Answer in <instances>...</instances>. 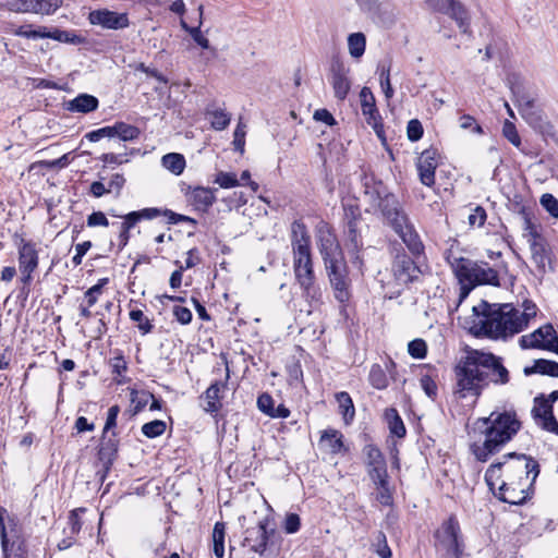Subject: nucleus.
Segmentation results:
<instances>
[{"mask_svg": "<svg viewBox=\"0 0 558 558\" xmlns=\"http://www.w3.org/2000/svg\"><path fill=\"white\" fill-rule=\"evenodd\" d=\"M172 313L175 319L182 325H187L192 320V312L187 307L175 305L173 306Z\"/></svg>", "mask_w": 558, "mask_h": 558, "instance_id": "64", "label": "nucleus"}, {"mask_svg": "<svg viewBox=\"0 0 558 558\" xmlns=\"http://www.w3.org/2000/svg\"><path fill=\"white\" fill-rule=\"evenodd\" d=\"M379 83L387 99H391L393 97L395 90L390 83V69H381L379 73Z\"/></svg>", "mask_w": 558, "mask_h": 558, "instance_id": "54", "label": "nucleus"}, {"mask_svg": "<svg viewBox=\"0 0 558 558\" xmlns=\"http://www.w3.org/2000/svg\"><path fill=\"white\" fill-rule=\"evenodd\" d=\"M62 5V0H33L34 14L50 15Z\"/></svg>", "mask_w": 558, "mask_h": 558, "instance_id": "42", "label": "nucleus"}, {"mask_svg": "<svg viewBox=\"0 0 558 558\" xmlns=\"http://www.w3.org/2000/svg\"><path fill=\"white\" fill-rule=\"evenodd\" d=\"M366 37L363 33H352L348 36V50L353 59H361L365 53Z\"/></svg>", "mask_w": 558, "mask_h": 558, "instance_id": "35", "label": "nucleus"}, {"mask_svg": "<svg viewBox=\"0 0 558 558\" xmlns=\"http://www.w3.org/2000/svg\"><path fill=\"white\" fill-rule=\"evenodd\" d=\"M162 166L174 173L175 175L181 174L185 168V159L183 155L178 153H170L162 157L161 159Z\"/></svg>", "mask_w": 558, "mask_h": 558, "instance_id": "38", "label": "nucleus"}, {"mask_svg": "<svg viewBox=\"0 0 558 558\" xmlns=\"http://www.w3.org/2000/svg\"><path fill=\"white\" fill-rule=\"evenodd\" d=\"M166 430V423L160 420H155L145 423L142 426V433L148 438H155L162 435Z\"/></svg>", "mask_w": 558, "mask_h": 558, "instance_id": "50", "label": "nucleus"}, {"mask_svg": "<svg viewBox=\"0 0 558 558\" xmlns=\"http://www.w3.org/2000/svg\"><path fill=\"white\" fill-rule=\"evenodd\" d=\"M451 266L459 282H470L475 286H500L497 270L487 263H477L469 258L460 257L454 258Z\"/></svg>", "mask_w": 558, "mask_h": 558, "instance_id": "7", "label": "nucleus"}, {"mask_svg": "<svg viewBox=\"0 0 558 558\" xmlns=\"http://www.w3.org/2000/svg\"><path fill=\"white\" fill-rule=\"evenodd\" d=\"M318 250L324 260V265L333 263V260L344 259L336 236L329 231H320L318 235Z\"/></svg>", "mask_w": 558, "mask_h": 558, "instance_id": "21", "label": "nucleus"}, {"mask_svg": "<svg viewBox=\"0 0 558 558\" xmlns=\"http://www.w3.org/2000/svg\"><path fill=\"white\" fill-rule=\"evenodd\" d=\"M457 392L461 398L480 396L490 383L505 386L510 381V373L502 357L489 352L473 350L460 361L456 369Z\"/></svg>", "mask_w": 558, "mask_h": 558, "instance_id": "2", "label": "nucleus"}, {"mask_svg": "<svg viewBox=\"0 0 558 558\" xmlns=\"http://www.w3.org/2000/svg\"><path fill=\"white\" fill-rule=\"evenodd\" d=\"M293 254V272L296 282L300 284L303 295L312 303L322 302V291L316 286L315 272L312 259L311 248L292 251Z\"/></svg>", "mask_w": 558, "mask_h": 558, "instance_id": "6", "label": "nucleus"}, {"mask_svg": "<svg viewBox=\"0 0 558 558\" xmlns=\"http://www.w3.org/2000/svg\"><path fill=\"white\" fill-rule=\"evenodd\" d=\"M502 134L515 147L521 145V138L517 132L515 125L512 122L506 121L504 123Z\"/></svg>", "mask_w": 558, "mask_h": 558, "instance_id": "56", "label": "nucleus"}, {"mask_svg": "<svg viewBox=\"0 0 558 558\" xmlns=\"http://www.w3.org/2000/svg\"><path fill=\"white\" fill-rule=\"evenodd\" d=\"M349 74L350 69L342 61L336 60L331 63L329 80L338 100H344L351 89Z\"/></svg>", "mask_w": 558, "mask_h": 558, "instance_id": "15", "label": "nucleus"}, {"mask_svg": "<svg viewBox=\"0 0 558 558\" xmlns=\"http://www.w3.org/2000/svg\"><path fill=\"white\" fill-rule=\"evenodd\" d=\"M386 416L389 423L390 433L397 437H403L405 435L404 424L395 409H389L386 412Z\"/></svg>", "mask_w": 558, "mask_h": 558, "instance_id": "45", "label": "nucleus"}, {"mask_svg": "<svg viewBox=\"0 0 558 558\" xmlns=\"http://www.w3.org/2000/svg\"><path fill=\"white\" fill-rule=\"evenodd\" d=\"M301 519L296 513H288L283 522V529L288 534H294L300 530Z\"/></svg>", "mask_w": 558, "mask_h": 558, "instance_id": "62", "label": "nucleus"}, {"mask_svg": "<svg viewBox=\"0 0 558 558\" xmlns=\"http://www.w3.org/2000/svg\"><path fill=\"white\" fill-rule=\"evenodd\" d=\"M368 379L371 385L376 389H385L387 388L389 380L386 375V372L378 364H374L369 371Z\"/></svg>", "mask_w": 558, "mask_h": 558, "instance_id": "43", "label": "nucleus"}, {"mask_svg": "<svg viewBox=\"0 0 558 558\" xmlns=\"http://www.w3.org/2000/svg\"><path fill=\"white\" fill-rule=\"evenodd\" d=\"M408 138L412 142L418 141L423 136V126L416 119L409 121L407 126Z\"/></svg>", "mask_w": 558, "mask_h": 558, "instance_id": "61", "label": "nucleus"}, {"mask_svg": "<svg viewBox=\"0 0 558 558\" xmlns=\"http://www.w3.org/2000/svg\"><path fill=\"white\" fill-rule=\"evenodd\" d=\"M557 336L556 330L551 324H546L531 333L523 335L519 339V345L523 350L527 349H541L547 350V347L551 343V338Z\"/></svg>", "mask_w": 558, "mask_h": 558, "instance_id": "16", "label": "nucleus"}, {"mask_svg": "<svg viewBox=\"0 0 558 558\" xmlns=\"http://www.w3.org/2000/svg\"><path fill=\"white\" fill-rule=\"evenodd\" d=\"M408 352L414 359H424L427 353V345L423 339H414L408 344Z\"/></svg>", "mask_w": 558, "mask_h": 558, "instance_id": "51", "label": "nucleus"}, {"mask_svg": "<svg viewBox=\"0 0 558 558\" xmlns=\"http://www.w3.org/2000/svg\"><path fill=\"white\" fill-rule=\"evenodd\" d=\"M109 364L112 369V374H114L117 376L116 381L118 384H123L124 380L122 378H118V377H122V375L128 369V364H126V361H125L123 354L121 352H119L116 356L110 359Z\"/></svg>", "mask_w": 558, "mask_h": 558, "instance_id": "48", "label": "nucleus"}, {"mask_svg": "<svg viewBox=\"0 0 558 558\" xmlns=\"http://www.w3.org/2000/svg\"><path fill=\"white\" fill-rule=\"evenodd\" d=\"M4 525L7 524L4 523ZM5 530L10 538L9 553L23 554L25 551L24 542L21 538L20 530L17 527L15 519L8 518V526H5Z\"/></svg>", "mask_w": 558, "mask_h": 558, "instance_id": "31", "label": "nucleus"}, {"mask_svg": "<svg viewBox=\"0 0 558 558\" xmlns=\"http://www.w3.org/2000/svg\"><path fill=\"white\" fill-rule=\"evenodd\" d=\"M512 93L515 95V102L519 108L521 117L534 129H541L543 126L542 112L535 107L534 100L526 95H517L515 86H510Z\"/></svg>", "mask_w": 558, "mask_h": 558, "instance_id": "19", "label": "nucleus"}, {"mask_svg": "<svg viewBox=\"0 0 558 558\" xmlns=\"http://www.w3.org/2000/svg\"><path fill=\"white\" fill-rule=\"evenodd\" d=\"M130 319L137 323V328L142 335H147L153 330V324L141 310H132L130 312Z\"/></svg>", "mask_w": 558, "mask_h": 558, "instance_id": "49", "label": "nucleus"}, {"mask_svg": "<svg viewBox=\"0 0 558 558\" xmlns=\"http://www.w3.org/2000/svg\"><path fill=\"white\" fill-rule=\"evenodd\" d=\"M119 448V439L117 434L112 432L110 435L102 432L101 441L98 450V458L102 464L108 469L112 465Z\"/></svg>", "mask_w": 558, "mask_h": 558, "instance_id": "24", "label": "nucleus"}, {"mask_svg": "<svg viewBox=\"0 0 558 558\" xmlns=\"http://www.w3.org/2000/svg\"><path fill=\"white\" fill-rule=\"evenodd\" d=\"M207 114H209L211 117V120H210L211 128L217 131L225 130L231 121L230 114L220 108H217L214 110H207Z\"/></svg>", "mask_w": 558, "mask_h": 558, "instance_id": "44", "label": "nucleus"}, {"mask_svg": "<svg viewBox=\"0 0 558 558\" xmlns=\"http://www.w3.org/2000/svg\"><path fill=\"white\" fill-rule=\"evenodd\" d=\"M292 239L291 246L292 251L311 248V236L307 232L306 226L302 221H294L291 226Z\"/></svg>", "mask_w": 558, "mask_h": 558, "instance_id": "29", "label": "nucleus"}, {"mask_svg": "<svg viewBox=\"0 0 558 558\" xmlns=\"http://www.w3.org/2000/svg\"><path fill=\"white\" fill-rule=\"evenodd\" d=\"M215 183H217L222 189H231L239 185V181L234 173L223 171H220L217 174Z\"/></svg>", "mask_w": 558, "mask_h": 558, "instance_id": "53", "label": "nucleus"}, {"mask_svg": "<svg viewBox=\"0 0 558 558\" xmlns=\"http://www.w3.org/2000/svg\"><path fill=\"white\" fill-rule=\"evenodd\" d=\"M33 0H4L0 8L14 13H32Z\"/></svg>", "mask_w": 558, "mask_h": 558, "instance_id": "46", "label": "nucleus"}, {"mask_svg": "<svg viewBox=\"0 0 558 558\" xmlns=\"http://www.w3.org/2000/svg\"><path fill=\"white\" fill-rule=\"evenodd\" d=\"M532 417L537 426L558 435V422L554 416L553 405L549 401H537L536 399L532 409Z\"/></svg>", "mask_w": 558, "mask_h": 558, "instance_id": "20", "label": "nucleus"}, {"mask_svg": "<svg viewBox=\"0 0 558 558\" xmlns=\"http://www.w3.org/2000/svg\"><path fill=\"white\" fill-rule=\"evenodd\" d=\"M213 551L216 558L225 556L226 525L223 522H216L213 530Z\"/></svg>", "mask_w": 558, "mask_h": 558, "instance_id": "36", "label": "nucleus"}, {"mask_svg": "<svg viewBox=\"0 0 558 558\" xmlns=\"http://www.w3.org/2000/svg\"><path fill=\"white\" fill-rule=\"evenodd\" d=\"M486 210L482 206H476L469 215V225L471 227H482L486 221Z\"/></svg>", "mask_w": 558, "mask_h": 558, "instance_id": "59", "label": "nucleus"}, {"mask_svg": "<svg viewBox=\"0 0 558 558\" xmlns=\"http://www.w3.org/2000/svg\"><path fill=\"white\" fill-rule=\"evenodd\" d=\"M436 538L447 554L454 558L462 555V543L460 539V525L456 517L451 515L436 532Z\"/></svg>", "mask_w": 558, "mask_h": 558, "instance_id": "12", "label": "nucleus"}, {"mask_svg": "<svg viewBox=\"0 0 558 558\" xmlns=\"http://www.w3.org/2000/svg\"><path fill=\"white\" fill-rule=\"evenodd\" d=\"M541 205L555 218H558V199L551 194H544L541 197Z\"/></svg>", "mask_w": 558, "mask_h": 558, "instance_id": "58", "label": "nucleus"}, {"mask_svg": "<svg viewBox=\"0 0 558 558\" xmlns=\"http://www.w3.org/2000/svg\"><path fill=\"white\" fill-rule=\"evenodd\" d=\"M520 216L523 221V236L526 239V241L536 239L542 235L538 231V226L533 221L531 214L525 208L521 209Z\"/></svg>", "mask_w": 558, "mask_h": 558, "instance_id": "41", "label": "nucleus"}, {"mask_svg": "<svg viewBox=\"0 0 558 558\" xmlns=\"http://www.w3.org/2000/svg\"><path fill=\"white\" fill-rule=\"evenodd\" d=\"M190 201L196 209L206 210L216 201L215 191L208 187L197 186L191 191Z\"/></svg>", "mask_w": 558, "mask_h": 558, "instance_id": "28", "label": "nucleus"}, {"mask_svg": "<svg viewBox=\"0 0 558 558\" xmlns=\"http://www.w3.org/2000/svg\"><path fill=\"white\" fill-rule=\"evenodd\" d=\"M392 274L398 284H408L417 280L421 270L410 256L403 254L393 260Z\"/></svg>", "mask_w": 558, "mask_h": 558, "instance_id": "18", "label": "nucleus"}, {"mask_svg": "<svg viewBox=\"0 0 558 558\" xmlns=\"http://www.w3.org/2000/svg\"><path fill=\"white\" fill-rule=\"evenodd\" d=\"M477 424L482 429L484 440L472 442L470 450L480 462H487L490 457L498 453L522 427L513 409L495 410L489 416L478 418Z\"/></svg>", "mask_w": 558, "mask_h": 558, "instance_id": "3", "label": "nucleus"}, {"mask_svg": "<svg viewBox=\"0 0 558 558\" xmlns=\"http://www.w3.org/2000/svg\"><path fill=\"white\" fill-rule=\"evenodd\" d=\"M365 456L366 471L378 489H385L388 485L387 463L383 452L374 445H366L363 448Z\"/></svg>", "mask_w": 558, "mask_h": 558, "instance_id": "11", "label": "nucleus"}, {"mask_svg": "<svg viewBox=\"0 0 558 558\" xmlns=\"http://www.w3.org/2000/svg\"><path fill=\"white\" fill-rule=\"evenodd\" d=\"M84 511H85V509L78 508V509L72 510L70 512L68 525H69L70 534L72 536L78 534V532L82 529V521L80 518V512H84Z\"/></svg>", "mask_w": 558, "mask_h": 558, "instance_id": "57", "label": "nucleus"}, {"mask_svg": "<svg viewBox=\"0 0 558 558\" xmlns=\"http://www.w3.org/2000/svg\"><path fill=\"white\" fill-rule=\"evenodd\" d=\"M532 254V259L538 266L544 268L545 264L548 259L547 257V243L545 239L541 235L536 239H531L527 241Z\"/></svg>", "mask_w": 558, "mask_h": 558, "instance_id": "33", "label": "nucleus"}, {"mask_svg": "<svg viewBox=\"0 0 558 558\" xmlns=\"http://www.w3.org/2000/svg\"><path fill=\"white\" fill-rule=\"evenodd\" d=\"M361 184L364 195L367 197L371 205L376 199H379L381 194L388 191L383 181L377 179L375 174L367 169H362Z\"/></svg>", "mask_w": 558, "mask_h": 558, "instance_id": "23", "label": "nucleus"}, {"mask_svg": "<svg viewBox=\"0 0 558 558\" xmlns=\"http://www.w3.org/2000/svg\"><path fill=\"white\" fill-rule=\"evenodd\" d=\"M372 208L381 213L383 217L413 254H420L423 251V244L418 234L410 222L400 202L392 193L387 191L381 194L380 198L372 204Z\"/></svg>", "mask_w": 558, "mask_h": 558, "instance_id": "5", "label": "nucleus"}, {"mask_svg": "<svg viewBox=\"0 0 558 558\" xmlns=\"http://www.w3.org/2000/svg\"><path fill=\"white\" fill-rule=\"evenodd\" d=\"M325 269L335 299L341 304H347L352 295V283L345 259L333 260V263L325 265Z\"/></svg>", "mask_w": 558, "mask_h": 558, "instance_id": "9", "label": "nucleus"}, {"mask_svg": "<svg viewBox=\"0 0 558 558\" xmlns=\"http://www.w3.org/2000/svg\"><path fill=\"white\" fill-rule=\"evenodd\" d=\"M523 312H520L518 308H515V315L518 320H521L522 330H524L529 326L530 320L536 316L537 312L536 305L529 300H525L523 302Z\"/></svg>", "mask_w": 558, "mask_h": 558, "instance_id": "47", "label": "nucleus"}, {"mask_svg": "<svg viewBox=\"0 0 558 558\" xmlns=\"http://www.w3.org/2000/svg\"><path fill=\"white\" fill-rule=\"evenodd\" d=\"M32 25H22L11 29V33L15 36L27 38V39H39L41 34V26L37 29H31Z\"/></svg>", "mask_w": 558, "mask_h": 558, "instance_id": "52", "label": "nucleus"}, {"mask_svg": "<svg viewBox=\"0 0 558 558\" xmlns=\"http://www.w3.org/2000/svg\"><path fill=\"white\" fill-rule=\"evenodd\" d=\"M245 134V125L239 122L233 133V145L240 153L244 151Z\"/></svg>", "mask_w": 558, "mask_h": 558, "instance_id": "63", "label": "nucleus"}, {"mask_svg": "<svg viewBox=\"0 0 558 558\" xmlns=\"http://www.w3.org/2000/svg\"><path fill=\"white\" fill-rule=\"evenodd\" d=\"M88 21L92 25L112 31L124 29L130 25L128 13H118L109 9L92 11L88 14Z\"/></svg>", "mask_w": 558, "mask_h": 558, "instance_id": "14", "label": "nucleus"}, {"mask_svg": "<svg viewBox=\"0 0 558 558\" xmlns=\"http://www.w3.org/2000/svg\"><path fill=\"white\" fill-rule=\"evenodd\" d=\"M539 474L538 462L523 453H507L492 463L485 472V482L494 496L502 502L522 505Z\"/></svg>", "mask_w": 558, "mask_h": 558, "instance_id": "1", "label": "nucleus"}, {"mask_svg": "<svg viewBox=\"0 0 558 558\" xmlns=\"http://www.w3.org/2000/svg\"><path fill=\"white\" fill-rule=\"evenodd\" d=\"M99 106L98 99L89 94H80L74 99L64 102V109L70 112L89 113Z\"/></svg>", "mask_w": 558, "mask_h": 558, "instance_id": "26", "label": "nucleus"}, {"mask_svg": "<svg viewBox=\"0 0 558 558\" xmlns=\"http://www.w3.org/2000/svg\"><path fill=\"white\" fill-rule=\"evenodd\" d=\"M225 388V384L215 381L206 389L204 395L201 397L205 400V405L203 407L205 412L213 414L217 413L221 409L222 404L220 400Z\"/></svg>", "mask_w": 558, "mask_h": 558, "instance_id": "25", "label": "nucleus"}, {"mask_svg": "<svg viewBox=\"0 0 558 558\" xmlns=\"http://www.w3.org/2000/svg\"><path fill=\"white\" fill-rule=\"evenodd\" d=\"M160 210L158 208L149 207L143 208L141 210L131 211L124 216L116 215V217H120L123 219L122 222L118 225L119 234V250L122 251L130 241V231L142 220H151L160 216ZM114 216V214H112Z\"/></svg>", "mask_w": 558, "mask_h": 558, "instance_id": "13", "label": "nucleus"}, {"mask_svg": "<svg viewBox=\"0 0 558 558\" xmlns=\"http://www.w3.org/2000/svg\"><path fill=\"white\" fill-rule=\"evenodd\" d=\"M525 376L533 374L548 375L558 377V363L550 360L539 359L535 360L532 366H525L523 369Z\"/></svg>", "mask_w": 558, "mask_h": 558, "instance_id": "30", "label": "nucleus"}, {"mask_svg": "<svg viewBox=\"0 0 558 558\" xmlns=\"http://www.w3.org/2000/svg\"><path fill=\"white\" fill-rule=\"evenodd\" d=\"M436 149H425L417 158L416 168L422 184L430 187L435 184V171L438 167Z\"/></svg>", "mask_w": 558, "mask_h": 558, "instance_id": "17", "label": "nucleus"}, {"mask_svg": "<svg viewBox=\"0 0 558 558\" xmlns=\"http://www.w3.org/2000/svg\"><path fill=\"white\" fill-rule=\"evenodd\" d=\"M114 137H119L123 142L136 140L141 131L137 126L125 122H116L113 124Z\"/></svg>", "mask_w": 558, "mask_h": 558, "instance_id": "39", "label": "nucleus"}, {"mask_svg": "<svg viewBox=\"0 0 558 558\" xmlns=\"http://www.w3.org/2000/svg\"><path fill=\"white\" fill-rule=\"evenodd\" d=\"M243 546L250 547L254 553L263 555L274 546L280 537L270 518L265 517L255 526L247 527L244 533Z\"/></svg>", "mask_w": 558, "mask_h": 558, "instance_id": "8", "label": "nucleus"}, {"mask_svg": "<svg viewBox=\"0 0 558 558\" xmlns=\"http://www.w3.org/2000/svg\"><path fill=\"white\" fill-rule=\"evenodd\" d=\"M472 312L474 319L470 330L476 337L498 340L522 331L521 320H518L512 304H490L483 300L473 306Z\"/></svg>", "mask_w": 558, "mask_h": 558, "instance_id": "4", "label": "nucleus"}, {"mask_svg": "<svg viewBox=\"0 0 558 558\" xmlns=\"http://www.w3.org/2000/svg\"><path fill=\"white\" fill-rule=\"evenodd\" d=\"M360 99L362 114L365 117L366 122L375 129L376 133H379L378 128L381 126L380 116L372 90L364 86L360 92Z\"/></svg>", "mask_w": 558, "mask_h": 558, "instance_id": "22", "label": "nucleus"}, {"mask_svg": "<svg viewBox=\"0 0 558 558\" xmlns=\"http://www.w3.org/2000/svg\"><path fill=\"white\" fill-rule=\"evenodd\" d=\"M40 38H50L60 43H66V44H73L78 45L83 41V38L78 35H76L73 32L62 31L59 28H54L52 31H49L47 27L41 26V34Z\"/></svg>", "mask_w": 558, "mask_h": 558, "instance_id": "32", "label": "nucleus"}, {"mask_svg": "<svg viewBox=\"0 0 558 558\" xmlns=\"http://www.w3.org/2000/svg\"><path fill=\"white\" fill-rule=\"evenodd\" d=\"M375 551L380 558H390L392 553L387 543L386 535L383 532H379L376 537Z\"/></svg>", "mask_w": 558, "mask_h": 558, "instance_id": "55", "label": "nucleus"}, {"mask_svg": "<svg viewBox=\"0 0 558 558\" xmlns=\"http://www.w3.org/2000/svg\"><path fill=\"white\" fill-rule=\"evenodd\" d=\"M343 436L339 430L327 429L322 434L320 445L325 446L331 453H339L343 450Z\"/></svg>", "mask_w": 558, "mask_h": 558, "instance_id": "34", "label": "nucleus"}, {"mask_svg": "<svg viewBox=\"0 0 558 558\" xmlns=\"http://www.w3.org/2000/svg\"><path fill=\"white\" fill-rule=\"evenodd\" d=\"M435 11L450 15L457 22L462 33H470L469 15L465 9L461 5V3L454 0H449L448 5L446 8L435 9Z\"/></svg>", "mask_w": 558, "mask_h": 558, "instance_id": "27", "label": "nucleus"}, {"mask_svg": "<svg viewBox=\"0 0 558 558\" xmlns=\"http://www.w3.org/2000/svg\"><path fill=\"white\" fill-rule=\"evenodd\" d=\"M17 262L19 270L21 272V282L23 283L22 292L25 296L28 295L29 284L33 280V272L37 269L39 264L38 250L36 243L21 239L17 244Z\"/></svg>", "mask_w": 558, "mask_h": 558, "instance_id": "10", "label": "nucleus"}, {"mask_svg": "<svg viewBox=\"0 0 558 558\" xmlns=\"http://www.w3.org/2000/svg\"><path fill=\"white\" fill-rule=\"evenodd\" d=\"M8 517V511L5 508L0 507V538H1V547L4 555V558H23V554H10L9 545L10 538L8 536L4 520Z\"/></svg>", "mask_w": 558, "mask_h": 558, "instance_id": "40", "label": "nucleus"}, {"mask_svg": "<svg viewBox=\"0 0 558 558\" xmlns=\"http://www.w3.org/2000/svg\"><path fill=\"white\" fill-rule=\"evenodd\" d=\"M85 136L89 142H98L102 137H114L113 125H108V126H104L98 130L92 131V132L87 133Z\"/></svg>", "mask_w": 558, "mask_h": 558, "instance_id": "60", "label": "nucleus"}, {"mask_svg": "<svg viewBox=\"0 0 558 558\" xmlns=\"http://www.w3.org/2000/svg\"><path fill=\"white\" fill-rule=\"evenodd\" d=\"M336 400L339 404V410L344 418V422L349 424L355 415L353 401L350 395L345 391L338 392L336 395Z\"/></svg>", "mask_w": 558, "mask_h": 558, "instance_id": "37", "label": "nucleus"}]
</instances>
